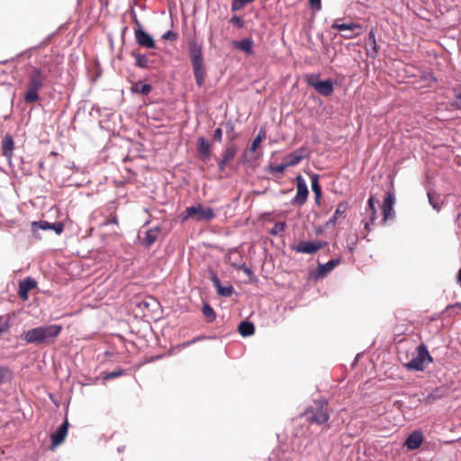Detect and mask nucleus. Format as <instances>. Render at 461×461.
<instances>
[{
    "mask_svg": "<svg viewBox=\"0 0 461 461\" xmlns=\"http://www.w3.org/2000/svg\"><path fill=\"white\" fill-rule=\"evenodd\" d=\"M133 56L135 58V64L136 66L140 68H147L149 64L148 58L140 53H133Z\"/></svg>",
    "mask_w": 461,
    "mask_h": 461,
    "instance_id": "c85d7f7f",
    "label": "nucleus"
},
{
    "mask_svg": "<svg viewBox=\"0 0 461 461\" xmlns=\"http://www.w3.org/2000/svg\"><path fill=\"white\" fill-rule=\"evenodd\" d=\"M303 415L309 421L317 424H324L329 420V413L325 409V403H318L316 408H308Z\"/></svg>",
    "mask_w": 461,
    "mask_h": 461,
    "instance_id": "39448f33",
    "label": "nucleus"
},
{
    "mask_svg": "<svg viewBox=\"0 0 461 461\" xmlns=\"http://www.w3.org/2000/svg\"><path fill=\"white\" fill-rule=\"evenodd\" d=\"M332 28H334L339 32H345V33L343 34V37H345L347 39H352V38L359 35L362 32L361 26L357 23H339L335 22L332 24Z\"/></svg>",
    "mask_w": 461,
    "mask_h": 461,
    "instance_id": "1a4fd4ad",
    "label": "nucleus"
},
{
    "mask_svg": "<svg viewBox=\"0 0 461 461\" xmlns=\"http://www.w3.org/2000/svg\"><path fill=\"white\" fill-rule=\"evenodd\" d=\"M232 44L236 49H238L247 54L252 53L253 41L250 39L236 41H233Z\"/></svg>",
    "mask_w": 461,
    "mask_h": 461,
    "instance_id": "6ab92c4d",
    "label": "nucleus"
},
{
    "mask_svg": "<svg viewBox=\"0 0 461 461\" xmlns=\"http://www.w3.org/2000/svg\"><path fill=\"white\" fill-rule=\"evenodd\" d=\"M32 227H33V230L35 229V227H38L39 229H41L43 230H52L53 223H50L45 221H34V222H32Z\"/></svg>",
    "mask_w": 461,
    "mask_h": 461,
    "instance_id": "c756f323",
    "label": "nucleus"
},
{
    "mask_svg": "<svg viewBox=\"0 0 461 461\" xmlns=\"http://www.w3.org/2000/svg\"><path fill=\"white\" fill-rule=\"evenodd\" d=\"M135 39L138 44L141 47L147 48V49H154L155 48V41L153 38L147 33L144 30H142L140 27L135 29L134 32Z\"/></svg>",
    "mask_w": 461,
    "mask_h": 461,
    "instance_id": "f8f14e48",
    "label": "nucleus"
},
{
    "mask_svg": "<svg viewBox=\"0 0 461 461\" xmlns=\"http://www.w3.org/2000/svg\"><path fill=\"white\" fill-rule=\"evenodd\" d=\"M50 156H57V153H56V152H54V151H51V152L50 153Z\"/></svg>",
    "mask_w": 461,
    "mask_h": 461,
    "instance_id": "3c124183",
    "label": "nucleus"
},
{
    "mask_svg": "<svg viewBox=\"0 0 461 461\" xmlns=\"http://www.w3.org/2000/svg\"><path fill=\"white\" fill-rule=\"evenodd\" d=\"M198 150L205 157L210 155V144L203 137L198 139Z\"/></svg>",
    "mask_w": 461,
    "mask_h": 461,
    "instance_id": "bb28decb",
    "label": "nucleus"
},
{
    "mask_svg": "<svg viewBox=\"0 0 461 461\" xmlns=\"http://www.w3.org/2000/svg\"><path fill=\"white\" fill-rule=\"evenodd\" d=\"M191 56H192V63H193V67H194V77H195L198 86H201L203 83V78H204V72L202 68L203 63H202L201 50L199 49H194L192 50Z\"/></svg>",
    "mask_w": 461,
    "mask_h": 461,
    "instance_id": "6e6552de",
    "label": "nucleus"
},
{
    "mask_svg": "<svg viewBox=\"0 0 461 461\" xmlns=\"http://www.w3.org/2000/svg\"><path fill=\"white\" fill-rule=\"evenodd\" d=\"M265 138H266V131L264 129H260L257 137L252 141L250 150L255 151L258 148V146L261 144V142L263 141V140Z\"/></svg>",
    "mask_w": 461,
    "mask_h": 461,
    "instance_id": "cd10ccee",
    "label": "nucleus"
},
{
    "mask_svg": "<svg viewBox=\"0 0 461 461\" xmlns=\"http://www.w3.org/2000/svg\"><path fill=\"white\" fill-rule=\"evenodd\" d=\"M168 13H169L170 17H172L173 16V9H172V6L170 4L168 5Z\"/></svg>",
    "mask_w": 461,
    "mask_h": 461,
    "instance_id": "49530a36",
    "label": "nucleus"
},
{
    "mask_svg": "<svg viewBox=\"0 0 461 461\" xmlns=\"http://www.w3.org/2000/svg\"><path fill=\"white\" fill-rule=\"evenodd\" d=\"M348 210L347 203H340L338 204L334 215L327 221L326 225H334L337 220L341 217Z\"/></svg>",
    "mask_w": 461,
    "mask_h": 461,
    "instance_id": "aec40b11",
    "label": "nucleus"
},
{
    "mask_svg": "<svg viewBox=\"0 0 461 461\" xmlns=\"http://www.w3.org/2000/svg\"><path fill=\"white\" fill-rule=\"evenodd\" d=\"M212 283L217 289V292L220 295L229 297L233 294L232 286H221L219 279L216 276L212 277Z\"/></svg>",
    "mask_w": 461,
    "mask_h": 461,
    "instance_id": "412c9836",
    "label": "nucleus"
},
{
    "mask_svg": "<svg viewBox=\"0 0 461 461\" xmlns=\"http://www.w3.org/2000/svg\"><path fill=\"white\" fill-rule=\"evenodd\" d=\"M308 84L312 86L319 94L329 96L333 92V84L330 80H320L319 76L315 74L307 77Z\"/></svg>",
    "mask_w": 461,
    "mask_h": 461,
    "instance_id": "423d86ee",
    "label": "nucleus"
},
{
    "mask_svg": "<svg viewBox=\"0 0 461 461\" xmlns=\"http://www.w3.org/2000/svg\"><path fill=\"white\" fill-rule=\"evenodd\" d=\"M286 167H288V166H286V162L284 160L283 163L274 167L273 171L276 173H283Z\"/></svg>",
    "mask_w": 461,
    "mask_h": 461,
    "instance_id": "e433bc0d",
    "label": "nucleus"
},
{
    "mask_svg": "<svg viewBox=\"0 0 461 461\" xmlns=\"http://www.w3.org/2000/svg\"><path fill=\"white\" fill-rule=\"evenodd\" d=\"M457 280H458L459 284L461 285V267H460V270L458 272Z\"/></svg>",
    "mask_w": 461,
    "mask_h": 461,
    "instance_id": "de8ad7c7",
    "label": "nucleus"
},
{
    "mask_svg": "<svg viewBox=\"0 0 461 461\" xmlns=\"http://www.w3.org/2000/svg\"><path fill=\"white\" fill-rule=\"evenodd\" d=\"M130 305L136 315L148 317L156 311L158 303L151 296L138 295L131 300Z\"/></svg>",
    "mask_w": 461,
    "mask_h": 461,
    "instance_id": "7ed1b4c3",
    "label": "nucleus"
},
{
    "mask_svg": "<svg viewBox=\"0 0 461 461\" xmlns=\"http://www.w3.org/2000/svg\"><path fill=\"white\" fill-rule=\"evenodd\" d=\"M369 36H370V38H372V39H373V41H375V35H374V33H373V32H370Z\"/></svg>",
    "mask_w": 461,
    "mask_h": 461,
    "instance_id": "8fccbe9b",
    "label": "nucleus"
},
{
    "mask_svg": "<svg viewBox=\"0 0 461 461\" xmlns=\"http://www.w3.org/2000/svg\"><path fill=\"white\" fill-rule=\"evenodd\" d=\"M106 223L107 224H115V225H118V219L116 217V215H110V217L108 218V220L106 221Z\"/></svg>",
    "mask_w": 461,
    "mask_h": 461,
    "instance_id": "79ce46f5",
    "label": "nucleus"
},
{
    "mask_svg": "<svg viewBox=\"0 0 461 461\" xmlns=\"http://www.w3.org/2000/svg\"><path fill=\"white\" fill-rule=\"evenodd\" d=\"M38 166H39L40 170H43L44 169V162L43 161H40Z\"/></svg>",
    "mask_w": 461,
    "mask_h": 461,
    "instance_id": "a18cd8bd",
    "label": "nucleus"
},
{
    "mask_svg": "<svg viewBox=\"0 0 461 461\" xmlns=\"http://www.w3.org/2000/svg\"><path fill=\"white\" fill-rule=\"evenodd\" d=\"M171 37H173V32L172 31H167V32H165L163 35H162V39L164 40H168L170 39Z\"/></svg>",
    "mask_w": 461,
    "mask_h": 461,
    "instance_id": "37998d69",
    "label": "nucleus"
},
{
    "mask_svg": "<svg viewBox=\"0 0 461 461\" xmlns=\"http://www.w3.org/2000/svg\"><path fill=\"white\" fill-rule=\"evenodd\" d=\"M428 195H429V203L431 204L433 209H435L436 211H439L440 205L434 201L433 196L429 193L428 194Z\"/></svg>",
    "mask_w": 461,
    "mask_h": 461,
    "instance_id": "58836bf2",
    "label": "nucleus"
},
{
    "mask_svg": "<svg viewBox=\"0 0 461 461\" xmlns=\"http://www.w3.org/2000/svg\"><path fill=\"white\" fill-rule=\"evenodd\" d=\"M423 441V436L420 431L415 430L409 435L407 439L405 440L404 446L409 450L417 449Z\"/></svg>",
    "mask_w": 461,
    "mask_h": 461,
    "instance_id": "dca6fc26",
    "label": "nucleus"
},
{
    "mask_svg": "<svg viewBox=\"0 0 461 461\" xmlns=\"http://www.w3.org/2000/svg\"><path fill=\"white\" fill-rule=\"evenodd\" d=\"M37 282L35 279L32 277H26L24 280L21 281L19 283V288H18V295L19 297L26 301L29 298V292L32 289L36 288Z\"/></svg>",
    "mask_w": 461,
    "mask_h": 461,
    "instance_id": "4468645a",
    "label": "nucleus"
},
{
    "mask_svg": "<svg viewBox=\"0 0 461 461\" xmlns=\"http://www.w3.org/2000/svg\"><path fill=\"white\" fill-rule=\"evenodd\" d=\"M326 245V242L321 240H301L298 243L293 245L292 249L297 253L314 254Z\"/></svg>",
    "mask_w": 461,
    "mask_h": 461,
    "instance_id": "0eeeda50",
    "label": "nucleus"
},
{
    "mask_svg": "<svg viewBox=\"0 0 461 461\" xmlns=\"http://www.w3.org/2000/svg\"><path fill=\"white\" fill-rule=\"evenodd\" d=\"M368 206H369L370 210L372 211L373 219H374L376 212H375V198L373 196L370 197L368 200Z\"/></svg>",
    "mask_w": 461,
    "mask_h": 461,
    "instance_id": "ea45409f",
    "label": "nucleus"
},
{
    "mask_svg": "<svg viewBox=\"0 0 461 461\" xmlns=\"http://www.w3.org/2000/svg\"><path fill=\"white\" fill-rule=\"evenodd\" d=\"M310 2V5L312 8L319 11L321 10V0H309Z\"/></svg>",
    "mask_w": 461,
    "mask_h": 461,
    "instance_id": "4c0bfd02",
    "label": "nucleus"
},
{
    "mask_svg": "<svg viewBox=\"0 0 461 461\" xmlns=\"http://www.w3.org/2000/svg\"><path fill=\"white\" fill-rule=\"evenodd\" d=\"M62 331V326L51 324L40 326L23 333V339L27 343L51 344Z\"/></svg>",
    "mask_w": 461,
    "mask_h": 461,
    "instance_id": "f257e3e1",
    "label": "nucleus"
},
{
    "mask_svg": "<svg viewBox=\"0 0 461 461\" xmlns=\"http://www.w3.org/2000/svg\"><path fill=\"white\" fill-rule=\"evenodd\" d=\"M203 312L209 321H212L215 318V314L212 308H211L208 304H205L203 307Z\"/></svg>",
    "mask_w": 461,
    "mask_h": 461,
    "instance_id": "473e14b6",
    "label": "nucleus"
},
{
    "mask_svg": "<svg viewBox=\"0 0 461 461\" xmlns=\"http://www.w3.org/2000/svg\"><path fill=\"white\" fill-rule=\"evenodd\" d=\"M186 213L187 217H192L197 221L209 220L213 217L212 209L203 208L201 205L187 208Z\"/></svg>",
    "mask_w": 461,
    "mask_h": 461,
    "instance_id": "9b49d317",
    "label": "nucleus"
},
{
    "mask_svg": "<svg viewBox=\"0 0 461 461\" xmlns=\"http://www.w3.org/2000/svg\"><path fill=\"white\" fill-rule=\"evenodd\" d=\"M285 228V222H276L274 227L272 228V230H270V233L273 234V235H277L278 233L284 231Z\"/></svg>",
    "mask_w": 461,
    "mask_h": 461,
    "instance_id": "72a5a7b5",
    "label": "nucleus"
},
{
    "mask_svg": "<svg viewBox=\"0 0 461 461\" xmlns=\"http://www.w3.org/2000/svg\"><path fill=\"white\" fill-rule=\"evenodd\" d=\"M131 89L133 92L146 95L150 93L152 87L149 84H143L141 82H138L132 86Z\"/></svg>",
    "mask_w": 461,
    "mask_h": 461,
    "instance_id": "b1692460",
    "label": "nucleus"
},
{
    "mask_svg": "<svg viewBox=\"0 0 461 461\" xmlns=\"http://www.w3.org/2000/svg\"><path fill=\"white\" fill-rule=\"evenodd\" d=\"M14 149V140L11 134H5L1 141L2 155L11 162Z\"/></svg>",
    "mask_w": 461,
    "mask_h": 461,
    "instance_id": "ddd939ff",
    "label": "nucleus"
},
{
    "mask_svg": "<svg viewBox=\"0 0 461 461\" xmlns=\"http://www.w3.org/2000/svg\"><path fill=\"white\" fill-rule=\"evenodd\" d=\"M296 182H297V185H296L297 194H296V196L294 197V203H303L306 201L307 196H308V193H309L308 187H307L305 180L303 179V177L302 176H297Z\"/></svg>",
    "mask_w": 461,
    "mask_h": 461,
    "instance_id": "2eb2a0df",
    "label": "nucleus"
},
{
    "mask_svg": "<svg viewBox=\"0 0 461 461\" xmlns=\"http://www.w3.org/2000/svg\"><path fill=\"white\" fill-rule=\"evenodd\" d=\"M8 369L5 367L0 368V384H4L6 379V375H8Z\"/></svg>",
    "mask_w": 461,
    "mask_h": 461,
    "instance_id": "c9c22d12",
    "label": "nucleus"
},
{
    "mask_svg": "<svg viewBox=\"0 0 461 461\" xmlns=\"http://www.w3.org/2000/svg\"><path fill=\"white\" fill-rule=\"evenodd\" d=\"M254 326L250 322H241L239 326V331L242 336H250L254 333Z\"/></svg>",
    "mask_w": 461,
    "mask_h": 461,
    "instance_id": "a878e982",
    "label": "nucleus"
},
{
    "mask_svg": "<svg viewBox=\"0 0 461 461\" xmlns=\"http://www.w3.org/2000/svg\"><path fill=\"white\" fill-rule=\"evenodd\" d=\"M213 138L217 141H221V138H222V131H221V129L217 128L214 131Z\"/></svg>",
    "mask_w": 461,
    "mask_h": 461,
    "instance_id": "a19ab883",
    "label": "nucleus"
},
{
    "mask_svg": "<svg viewBox=\"0 0 461 461\" xmlns=\"http://www.w3.org/2000/svg\"><path fill=\"white\" fill-rule=\"evenodd\" d=\"M244 270H245V272H246L248 275H250V274H251V271H250L249 268L244 267Z\"/></svg>",
    "mask_w": 461,
    "mask_h": 461,
    "instance_id": "09e8293b",
    "label": "nucleus"
},
{
    "mask_svg": "<svg viewBox=\"0 0 461 461\" xmlns=\"http://www.w3.org/2000/svg\"><path fill=\"white\" fill-rule=\"evenodd\" d=\"M52 230H54L57 234H60L64 230V224L62 222L53 223Z\"/></svg>",
    "mask_w": 461,
    "mask_h": 461,
    "instance_id": "f704fd0d",
    "label": "nucleus"
},
{
    "mask_svg": "<svg viewBox=\"0 0 461 461\" xmlns=\"http://www.w3.org/2000/svg\"><path fill=\"white\" fill-rule=\"evenodd\" d=\"M47 78L46 73L39 68H32L28 76V88L24 95V101L32 104L40 99L39 91L44 86Z\"/></svg>",
    "mask_w": 461,
    "mask_h": 461,
    "instance_id": "f03ea898",
    "label": "nucleus"
},
{
    "mask_svg": "<svg viewBox=\"0 0 461 461\" xmlns=\"http://www.w3.org/2000/svg\"><path fill=\"white\" fill-rule=\"evenodd\" d=\"M68 421L66 419L65 421L50 435L51 446L50 448L51 450H54L64 441L68 435Z\"/></svg>",
    "mask_w": 461,
    "mask_h": 461,
    "instance_id": "9d476101",
    "label": "nucleus"
},
{
    "mask_svg": "<svg viewBox=\"0 0 461 461\" xmlns=\"http://www.w3.org/2000/svg\"><path fill=\"white\" fill-rule=\"evenodd\" d=\"M306 156L307 151L305 149H297L294 152L287 155L284 160L286 162V166L292 167L297 165Z\"/></svg>",
    "mask_w": 461,
    "mask_h": 461,
    "instance_id": "a211bd4d",
    "label": "nucleus"
},
{
    "mask_svg": "<svg viewBox=\"0 0 461 461\" xmlns=\"http://www.w3.org/2000/svg\"><path fill=\"white\" fill-rule=\"evenodd\" d=\"M456 96L457 99L461 100V89L456 91Z\"/></svg>",
    "mask_w": 461,
    "mask_h": 461,
    "instance_id": "c03bdc74",
    "label": "nucleus"
},
{
    "mask_svg": "<svg viewBox=\"0 0 461 461\" xmlns=\"http://www.w3.org/2000/svg\"><path fill=\"white\" fill-rule=\"evenodd\" d=\"M431 361L432 357L427 348L424 346H419L412 358L406 364V367L410 370L422 371Z\"/></svg>",
    "mask_w": 461,
    "mask_h": 461,
    "instance_id": "20e7f679",
    "label": "nucleus"
},
{
    "mask_svg": "<svg viewBox=\"0 0 461 461\" xmlns=\"http://www.w3.org/2000/svg\"><path fill=\"white\" fill-rule=\"evenodd\" d=\"M339 259H332L327 262L326 264L320 265L318 268V275L321 276H325L332 269H334V267H337L339 264Z\"/></svg>",
    "mask_w": 461,
    "mask_h": 461,
    "instance_id": "5701e85b",
    "label": "nucleus"
},
{
    "mask_svg": "<svg viewBox=\"0 0 461 461\" xmlns=\"http://www.w3.org/2000/svg\"><path fill=\"white\" fill-rule=\"evenodd\" d=\"M124 374V370L122 368H118L117 370H114L113 372L107 373L104 375V380H110L116 377H119Z\"/></svg>",
    "mask_w": 461,
    "mask_h": 461,
    "instance_id": "7c9ffc66",
    "label": "nucleus"
},
{
    "mask_svg": "<svg viewBox=\"0 0 461 461\" xmlns=\"http://www.w3.org/2000/svg\"><path fill=\"white\" fill-rule=\"evenodd\" d=\"M312 189L313 193L316 194V196H319L321 194V187L318 183V177L316 175H313L312 176Z\"/></svg>",
    "mask_w": 461,
    "mask_h": 461,
    "instance_id": "2f4dec72",
    "label": "nucleus"
},
{
    "mask_svg": "<svg viewBox=\"0 0 461 461\" xmlns=\"http://www.w3.org/2000/svg\"><path fill=\"white\" fill-rule=\"evenodd\" d=\"M395 199L394 196L388 193L384 200V206H383V213H384V220L386 221L389 218H391L393 214V204H394Z\"/></svg>",
    "mask_w": 461,
    "mask_h": 461,
    "instance_id": "f3484780",
    "label": "nucleus"
},
{
    "mask_svg": "<svg viewBox=\"0 0 461 461\" xmlns=\"http://www.w3.org/2000/svg\"><path fill=\"white\" fill-rule=\"evenodd\" d=\"M236 148L235 147H230L228 148L222 154V160L221 162V167H222L225 164H227L229 161H230L236 154Z\"/></svg>",
    "mask_w": 461,
    "mask_h": 461,
    "instance_id": "393cba45",
    "label": "nucleus"
},
{
    "mask_svg": "<svg viewBox=\"0 0 461 461\" xmlns=\"http://www.w3.org/2000/svg\"><path fill=\"white\" fill-rule=\"evenodd\" d=\"M160 230L158 228L150 229L145 232L143 243L147 247H150L158 239Z\"/></svg>",
    "mask_w": 461,
    "mask_h": 461,
    "instance_id": "4be33fe9",
    "label": "nucleus"
}]
</instances>
